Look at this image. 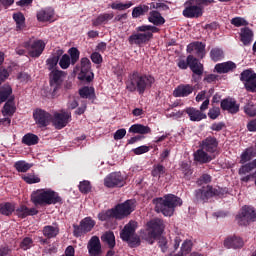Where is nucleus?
I'll use <instances>...</instances> for the list:
<instances>
[{"instance_id":"nucleus-1","label":"nucleus","mask_w":256,"mask_h":256,"mask_svg":"<svg viewBox=\"0 0 256 256\" xmlns=\"http://www.w3.org/2000/svg\"><path fill=\"white\" fill-rule=\"evenodd\" d=\"M149 23H153V25H142L136 27L134 33L128 37L129 45H137L141 47V45H147L151 39H153V33H159L161 29L157 27H161V25H165V18L161 16L159 11L153 10L149 13L148 17Z\"/></svg>"},{"instance_id":"nucleus-2","label":"nucleus","mask_w":256,"mask_h":256,"mask_svg":"<svg viewBox=\"0 0 256 256\" xmlns=\"http://www.w3.org/2000/svg\"><path fill=\"white\" fill-rule=\"evenodd\" d=\"M155 84V77L150 74H141L139 71L135 70L128 75V79L125 82L126 90L129 93H139L143 95L147 89H151Z\"/></svg>"},{"instance_id":"nucleus-3","label":"nucleus","mask_w":256,"mask_h":256,"mask_svg":"<svg viewBox=\"0 0 256 256\" xmlns=\"http://www.w3.org/2000/svg\"><path fill=\"white\" fill-rule=\"evenodd\" d=\"M155 211L163 213L165 217H173L175 209L183 205V200L175 194H166L163 197L153 199Z\"/></svg>"},{"instance_id":"nucleus-4","label":"nucleus","mask_w":256,"mask_h":256,"mask_svg":"<svg viewBox=\"0 0 256 256\" xmlns=\"http://www.w3.org/2000/svg\"><path fill=\"white\" fill-rule=\"evenodd\" d=\"M31 201L37 206L43 205H63V198L59 196V193L54 190L48 189H38L31 194Z\"/></svg>"},{"instance_id":"nucleus-5","label":"nucleus","mask_w":256,"mask_h":256,"mask_svg":"<svg viewBox=\"0 0 256 256\" xmlns=\"http://www.w3.org/2000/svg\"><path fill=\"white\" fill-rule=\"evenodd\" d=\"M229 193L228 188H213L211 185L202 186L194 191V201L196 203H209L213 197H225Z\"/></svg>"},{"instance_id":"nucleus-6","label":"nucleus","mask_w":256,"mask_h":256,"mask_svg":"<svg viewBox=\"0 0 256 256\" xmlns=\"http://www.w3.org/2000/svg\"><path fill=\"white\" fill-rule=\"evenodd\" d=\"M163 231H165V224L163 220L156 218L147 222V235L145 236V240L149 245H153L155 243V239L161 237L163 235Z\"/></svg>"},{"instance_id":"nucleus-7","label":"nucleus","mask_w":256,"mask_h":256,"mask_svg":"<svg viewBox=\"0 0 256 256\" xmlns=\"http://www.w3.org/2000/svg\"><path fill=\"white\" fill-rule=\"evenodd\" d=\"M75 71H80L78 79L82 81V83H91V81L95 79V74L93 70H91V60L87 57L80 59V64L75 66Z\"/></svg>"},{"instance_id":"nucleus-8","label":"nucleus","mask_w":256,"mask_h":256,"mask_svg":"<svg viewBox=\"0 0 256 256\" xmlns=\"http://www.w3.org/2000/svg\"><path fill=\"white\" fill-rule=\"evenodd\" d=\"M23 47L28 51V55L32 57V59H39L41 55H43V51H45V42L43 40H28L23 42Z\"/></svg>"},{"instance_id":"nucleus-9","label":"nucleus","mask_w":256,"mask_h":256,"mask_svg":"<svg viewBox=\"0 0 256 256\" xmlns=\"http://www.w3.org/2000/svg\"><path fill=\"white\" fill-rule=\"evenodd\" d=\"M112 209L114 211L115 219L121 221L122 219H125V217H129V215L135 211V200H126Z\"/></svg>"},{"instance_id":"nucleus-10","label":"nucleus","mask_w":256,"mask_h":256,"mask_svg":"<svg viewBox=\"0 0 256 256\" xmlns=\"http://www.w3.org/2000/svg\"><path fill=\"white\" fill-rule=\"evenodd\" d=\"M182 15L186 19H199L203 17V7L199 6L195 0H189L185 3Z\"/></svg>"},{"instance_id":"nucleus-11","label":"nucleus","mask_w":256,"mask_h":256,"mask_svg":"<svg viewBox=\"0 0 256 256\" xmlns=\"http://www.w3.org/2000/svg\"><path fill=\"white\" fill-rule=\"evenodd\" d=\"M67 76V73L63 70H52L49 74V83L52 89V94L57 95V92L63 87V79Z\"/></svg>"},{"instance_id":"nucleus-12","label":"nucleus","mask_w":256,"mask_h":256,"mask_svg":"<svg viewBox=\"0 0 256 256\" xmlns=\"http://www.w3.org/2000/svg\"><path fill=\"white\" fill-rule=\"evenodd\" d=\"M96 222L91 217H85L80 221V225H73V234L74 237H81L82 235H86V233H90L93 231V227H95Z\"/></svg>"},{"instance_id":"nucleus-13","label":"nucleus","mask_w":256,"mask_h":256,"mask_svg":"<svg viewBox=\"0 0 256 256\" xmlns=\"http://www.w3.org/2000/svg\"><path fill=\"white\" fill-rule=\"evenodd\" d=\"M239 225L247 226L249 221H256V210L251 206H243L240 214L236 216Z\"/></svg>"},{"instance_id":"nucleus-14","label":"nucleus","mask_w":256,"mask_h":256,"mask_svg":"<svg viewBox=\"0 0 256 256\" xmlns=\"http://www.w3.org/2000/svg\"><path fill=\"white\" fill-rule=\"evenodd\" d=\"M125 183V177L123 176V174H121V172L110 173L104 179V185L109 189H113V187H124Z\"/></svg>"},{"instance_id":"nucleus-15","label":"nucleus","mask_w":256,"mask_h":256,"mask_svg":"<svg viewBox=\"0 0 256 256\" xmlns=\"http://www.w3.org/2000/svg\"><path fill=\"white\" fill-rule=\"evenodd\" d=\"M71 121V112L62 111L61 113L56 112L52 118V123L55 129H63L67 127Z\"/></svg>"},{"instance_id":"nucleus-16","label":"nucleus","mask_w":256,"mask_h":256,"mask_svg":"<svg viewBox=\"0 0 256 256\" xmlns=\"http://www.w3.org/2000/svg\"><path fill=\"white\" fill-rule=\"evenodd\" d=\"M188 64H189V68L190 71H192L193 75V79H195V77H201L203 76V72L205 71V68L203 66L202 63L199 62V59H197V57L193 56V54L188 55Z\"/></svg>"},{"instance_id":"nucleus-17","label":"nucleus","mask_w":256,"mask_h":256,"mask_svg":"<svg viewBox=\"0 0 256 256\" xmlns=\"http://www.w3.org/2000/svg\"><path fill=\"white\" fill-rule=\"evenodd\" d=\"M34 121L39 127H47L51 123L53 116L45 110L37 109L33 113Z\"/></svg>"},{"instance_id":"nucleus-18","label":"nucleus","mask_w":256,"mask_h":256,"mask_svg":"<svg viewBox=\"0 0 256 256\" xmlns=\"http://www.w3.org/2000/svg\"><path fill=\"white\" fill-rule=\"evenodd\" d=\"M205 43L194 41L187 45L186 51L187 53H193L195 52L196 57L199 59H205V55H207V52L205 51Z\"/></svg>"},{"instance_id":"nucleus-19","label":"nucleus","mask_w":256,"mask_h":256,"mask_svg":"<svg viewBox=\"0 0 256 256\" xmlns=\"http://www.w3.org/2000/svg\"><path fill=\"white\" fill-rule=\"evenodd\" d=\"M88 253L90 256H101L103 250L101 249V240L98 236H92L87 245Z\"/></svg>"},{"instance_id":"nucleus-20","label":"nucleus","mask_w":256,"mask_h":256,"mask_svg":"<svg viewBox=\"0 0 256 256\" xmlns=\"http://www.w3.org/2000/svg\"><path fill=\"white\" fill-rule=\"evenodd\" d=\"M220 107L222 111H227L231 115H236V113H239V104H237V101L233 98H225L221 101Z\"/></svg>"},{"instance_id":"nucleus-21","label":"nucleus","mask_w":256,"mask_h":256,"mask_svg":"<svg viewBox=\"0 0 256 256\" xmlns=\"http://www.w3.org/2000/svg\"><path fill=\"white\" fill-rule=\"evenodd\" d=\"M217 147H219V141L213 136H208L201 143V149L206 151V153H215Z\"/></svg>"},{"instance_id":"nucleus-22","label":"nucleus","mask_w":256,"mask_h":256,"mask_svg":"<svg viewBox=\"0 0 256 256\" xmlns=\"http://www.w3.org/2000/svg\"><path fill=\"white\" fill-rule=\"evenodd\" d=\"M36 17L39 23H47L55 17V10L51 7L42 8L37 12Z\"/></svg>"},{"instance_id":"nucleus-23","label":"nucleus","mask_w":256,"mask_h":256,"mask_svg":"<svg viewBox=\"0 0 256 256\" xmlns=\"http://www.w3.org/2000/svg\"><path fill=\"white\" fill-rule=\"evenodd\" d=\"M14 211L15 215H17L19 219H25L27 217H33L34 215L39 214V210H37L36 208H29L26 205H20Z\"/></svg>"},{"instance_id":"nucleus-24","label":"nucleus","mask_w":256,"mask_h":256,"mask_svg":"<svg viewBox=\"0 0 256 256\" xmlns=\"http://www.w3.org/2000/svg\"><path fill=\"white\" fill-rule=\"evenodd\" d=\"M236 69L237 64H235V62L233 61L218 63L214 67V71H216V73H219L220 75L225 73H231Z\"/></svg>"},{"instance_id":"nucleus-25","label":"nucleus","mask_w":256,"mask_h":256,"mask_svg":"<svg viewBox=\"0 0 256 256\" xmlns=\"http://www.w3.org/2000/svg\"><path fill=\"white\" fill-rule=\"evenodd\" d=\"M195 91V87L191 84H180L173 91L174 97H189Z\"/></svg>"},{"instance_id":"nucleus-26","label":"nucleus","mask_w":256,"mask_h":256,"mask_svg":"<svg viewBox=\"0 0 256 256\" xmlns=\"http://www.w3.org/2000/svg\"><path fill=\"white\" fill-rule=\"evenodd\" d=\"M184 113L188 114L190 121L199 122L203 121V119H207V114L203 113L201 110L197 108L188 107L184 110Z\"/></svg>"},{"instance_id":"nucleus-27","label":"nucleus","mask_w":256,"mask_h":256,"mask_svg":"<svg viewBox=\"0 0 256 256\" xmlns=\"http://www.w3.org/2000/svg\"><path fill=\"white\" fill-rule=\"evenodd\" d=\"M63 50L58 49L54 54H52L47 60H46V66L48 71H58L59 69H55L57 67V64L59 63V59H61V55H63Z\"/></svg>"},{"instance_id":"nucleus-28","label":"nucleus","mask_w":256,"mask_h":256,"mask_svg":"<svg viewBox=\"0 0 256 256\" xmlns=\"http://www.w3.org/2000/svg\"><path fill=\"white\" fill-rule=\"evenodd\" d=\"M136 225L135 222H129L124 226L120 232V239L122 241H129L133 235H135Z\"/></svg>"},{"instance_id":"nucleus-29","label":"nucleus","mask_w":256,"mask_h":256,"mask_svg":"<svg viewBox=\"0 0 256 256\" xmlns=\"http://www.w3.org/2000/svg\"><path fill=\"white\" fill-rule=\"evenodd\" d=\"M245 243L241 237L233 236L224 240V247L227 249H241Z\"/></svg>"},{"instance_id":"nucleus-30","label":"nucleus","mask_w":256,"mask_h":256,"mask_svg":"<svg viewBox=\"0 0 256 256\" xmlns=\"http://www.w3.org/2000/svg\"><path fill=\"white\" fill-rule=\"evenodd\" d=\"M59 231V224L53 223V225L44 226L42 229V234L47 239H55V237L59 235Z\"/></svg>"},{"instance_id":"nucleus-31","label":"nucleus","mask_w":256,"mask_h":256,"mask_svg":"<svg viewBox=\"0 0 256 256\" xmlns=\"http://www.w3.org/2000/svg\"><path fill=\"white\" fill-rule=\"evenodd\" d=\"M194 161L200 163L201 165H204L205 163H211V161H213V158L211 155H208L207 151L201 148L194 152Z\"/></svg>"},{"instance_id":"nucleus-32","label":"nucleus","mask_w":256,"mask_h":256,"mask_svg":"<svg viewBox=\"0 0 256 256\" xmlns=\"http://www.w3.org/2000/svg\"><path fill=\"white\" fill-rule=\"evenodd\" d=\"M115 15L113 13H102L97 16L96 19L92 20L93 27H99L101 25H107Z\"/></svg>"},{"instance_id":"nucleus-33","label":"nucleus","mask_w":256,"mask_h":256,"mask_svg":"<svg viewBox=\"0 0 256 256\" xmlns=\"http://www.w3.org/2000/svg\"><path fill=\"white\" fill-rule=\"evenodd\" d=\"M14 97L9 98V100L4 104L2 109V115L3 117H12L15 115V111H17V108L15 107Z\"/></svg>"},{"instance_id":"nucleus-34","label":"nucleus","mask_w":256,"mask_h":256,"mask_svg":"<svg viewBox=\"0 0 256 256\" xmlns=\"http://www.w3.org/2000/svg\"><path fill=\"white\" fill-rule=\"evenodd\" d=\"M101 241L104 245H108L110 249H115V245H117V242H115V233H113V231L104 232L101 236Z\"/></svg>"},{"instance_id":"nucleus-35","label":"nucleus","mask_w":256,"mask_h":256,"mask_svg":"<svg viewBox=\"0 0 256 256\" xmlns=\"http://www.w3.org/2000/svg\"><path fill=\"white\" fill-rule=\"evenodd\" d=\"M128 131L129 133H136L138 135H149L151 133V127L143 124H133Z\"/></svg>"},{"instance_id":"nucleus-36","label":"nucleus","mask_w":256,"mask_h":256,"mask_svg":"<svg viewBox=\"0 0 256 256\" xmlns=\"http://www.w3.org/2000/svg\"><path fill=\"white\" fill-rule=\"evenodd\" d=\"M240 41L243 42V45H251L253 41V31L249 27L241 29Z\"/></svg>"},{"instance_id":"nucleus-37","label":"nucleus","mask_w":256,"mask_h":256,"mask_svg":"<svg viewBox=\"0 0 256 256\" xmlns=\"http://www.w3.org/2000/svg\"><path fill=\"white\" fill-rule=\"evenodd\" d=\"M13 95V88L9 84H4L0 86V105L5 103Z\"/></svg>"},{"instance_id":"nucleus-38","label":"nucleus","mask_w":256,"mask_h":256,"mask_svg":"<svg viewBox=\"0 0 256 256\" xmlns=\"http://www.w3.org/2000/svg\"><path fill=\"white\" fill-rule=\"evenodd\" d=\"M13 20L16 23V31H23L25 25V15L23 12H16L12 15Z\"/></svg>"},{"instance_id":"nucleus-39","label":"nucleus","mask_w":256,"mask_h":256,"mask_svg":"<svg viewBox=\"0 0 256 256\" xmlns=\"http://www.w3.org/2000/svg\"><path fill=\"white\" fill-rule=\"evenodd\" d=\"M15 211V204L11 202H5L0 204V214L5 217H10Z\"/></svg>"},{"instance_id":"nucleus-40","label":"nucleus","mask_w":256,"mask_h":256,"mask_svg":"<svg viewBox=\"0 0 256 256\" xmlns=\"http://www.w3.org/2000/svg\"><path fill=\"white\" fill-rule=\"evenodd\" d=\"M22 143L23 145H27L28 147L37 145V143H39V136L33 133H27L23 136Z\"/></svg>"},{"instance_id":"nucleus-41","label":"nucleus","mask_w":256,"mask_h":256,"mask_svg":"<svg viewBox=\"0 0 256 256\" xmlns=\"http://www.w3.org/2000/svg\"><path fill=\"white\" fill-rule=\"evenodd\" d=\"M79 95L82 99H93L95 97V88L84 86L79 89Z\"/></svg>"},{"instance_id":"nucleus-42","label":"nucleus","mask_w":256,"mask_h":256,"mask_svg":"<svg viewBox=\"0 0 256 256\" xmlns=\"http://www.w3.org/2000/svg\"><path fill=\"white\" fill-rule=\"evenodd\" d=\"M145 13H149V6L147 5H139L133 8L132 10V17L133 19H137L141 17L142 15H145Z\"/></svg>"},{"instance_id":"nucleus-43","label":"nucleus","mask_w":256,"mask_h":256,"mask_svg":"<svg viewBox=\"0 0 256 256\" xmlns=\"http://www.w3.org/2000/svg\"><path fill=\"white\" fill-rule=\"evenodd\" d=\"M210 58L214 61V63H217V61L225 59V53L221 48H213L210 51Z\"/></svg>"},{"instance_id":"nucleus-44","label":"nucleus","mask_w":256,"mask_h":256,"mask_svg":"<svg viewBox=\"0 0 256 256\" xmlns=\"http://www.w3.org/2000/svg\"><path fill=\"white\" fill-rule=\"evenodd\" d=\"M254 77H256V73L251 69H247L240 74V81L245 86V83H249Z\"/></svg>"},{"instance_id":"nucleus-45","label":"nucleus","mask_w":256,"mask_h":256,"mask_svg":"<svg viewBox=\"0 0 256 256\" xmlns=\"http://www.w3.org/2000/svg\"><path fill=\"white\" fill-rule=\"evenodd\" d=\"M180 171L184 175V179L189 181L191 179V175H193V169H191V164L187 162H182L180 166Z\"/></svg>"},{"instance_id":"nucleus-46","label":"nucleus","mask_w":256,"mask_h":256,"mask_svg":"<svg viewBox=\"0 0 256 256\" xmlns=\"http://www.w3.org/2000/svg\"><path fill=\"white\" fill-rule=\"evenodd\" d=\"M68 55L70 57L71 65H77L79 57H81V52L76 47H72L68 50Z\"/></svg>"},{"instance_id":"nucleus-47","label":"nucleus","mask_w":256,"mask_h":256,"mask_svg":"<svg viewBox=\"0 0 256 256\" xmlns=\"http://www.w3.org/2000/svg\"><path fill=\"white\" fill-rule=\"evenodd\" d=\"M98 219L99 221H111V219H115V211L113 208L102 211L98 214Z\"/></svg>"},{"instance_id":"nucleus-48","label":"nucleus","mask_w":256,"mask_h":256,"mask_svg":"<svg viewBox=\"0 0 256 256\" xmlns=\"http://www.w3.org/2000/svg\"><path fill=\"white\" fill-rule=\"evenodd\" d=\"M14 168L16 169V171H18V173H27V171H29V169H31V164L20 160L15 162L14 164Z\"/></svg>"},{"instance_id":"nucleus-49","label":"nucleus","mask_w":256,"mask_h":256,"mask_svg":"<svg viewBox=\"0 0 256 256\" xmlns=\"http://www.w3.org/2000/svg\"><path fill=\"white\" fill-rule=\"evenodd\" d=\"M111 9H114L115 11H125L126 9H129L130 7H133V3H121V2H113L110 4Z\"/></svg>"},{"instance_id":"nucleus-50","label":"nucleus","mask_w":256,"mask_h":256,"mask_svg":"<svg viewBox=\"0 0 256 256\" xmlns=\"http://www.w3.org/2000/svg\"><path fill=\"white\" fill-rule=\"evenodd\" d=\"M151 175L152 177H157L158 179H161V176L165 175V166L161 164L154 165L151 171Z\"/></svg>"},{"instance_id":"nucleus-51","label":"nucleus","mask_w":256,"mask_h":256,"mask_svg":"<svg viewBox=\"0 0 256 256\" xmlns=\"http://www.w3.org/2000/svg\"><path fill=\"white\" fill-rule=\"evenodd\" d=\"M58 63L61 69H69V67H71V58L69 57V54H62Z\"/></svg>"},{"instance_id":"nucleus-52","label":"nucleus","mask_w":256,"mask_h":256,"mask_svg":"<svg viewBox=\"0 0 256 256\" xmlns=\"http://www.w3.org/2000/svg\"><path fill=\"white\" fill-rule=\"evenodd\" d=\"M193 249V241L186 239L181 246L180 249V253L185 254V255H189V253L191 252V250Z\"/></svg>"},{"instance_id":"nucleus-53","label":"nucleus","mask_w":256,"mask_h":256,"mask_svg":"<svg viewBox=\"0 0 256 256\" xmlns=\"http://www.w3.org/2000/svg\"><path fill=\"white\" fill-rule=\"evenodd\" d=\"M231 25H234V27H247L249 25V22L245 20V18L242 17H235L230 20Z\"/></svg>"},{"instance_id":"nucleus-54","label":"nucleus","mask_w":256,"mask_h":256,"mask_svg":"<svg viewBox=\"0 0 256 256\" xmlns=\"http://www.w3.org/2000/svg\"><path fill=\"white\" fill-rule=\"evenodd\" d=\"M213 181V178L209 174H202L196 181V185L198 187H201V185H208V183H211Z\"/></svg>"},{"instance_id":"nucleus-55","label":"nucleus","mask_w":256,"mask_h":256,"mask_svg":"<svg viewBox=\"0 0 256 256\" xmlns=\"http://www.w3.org/2000/svg\"><path fill=\"white\" fill-rule=\"evenodd\" d=\"M79 191L83 193L84 195H87V193L91 192V182L88 180H84L80 182L79 184Z\"/></svg>"},{"instance_id":"nucleus-56","label":"nucleus","mask_w":256,"mask_h":256,"mask_svg":"<svg viewBox=\"0 0 256 256\" xmlns=\"http://www.w3.org/2000/svg\"><path fill=\"white\" fill-rule=\"evenodd\" d=\"M33 247V239L31 237H25L20 243V249L27 251Z\"/></svg>"},{"instance_id":"nucleus-57","label":"nucleus","mask_w":256,"mask_h":256,"mask_svg":"<svg viewBox=\"0 0 256 256\" xmlns=\"http://www.w3.org/2000/svg\"><path fill=\"white\" fill-rule=\"evenodd\" d=\"M126 243H128L129 247L132 249L135 247H139L141 245V239L137 235H133L130 237L129 240H126Z\"/></svg>"},{"instance_id":"nucleus-58","label":"nucleus","mask_w":256,"mask_h":256,"mask_svg":"<svg viewBox=\"0 0 256 256\" xmlns=\"http://www.w3.org/2000/svg\"><path fill=\"white\" fill-rule=\"evenodd\" d=\"M253 171V167L251 166L250 162L242 164L238 170L239 175H247V173H251Z\"/></svg>"},{"instance_id":"nucleus-59","label":"nucleus","mask_w":256,"mask_h":256,"mask_svg":"<svg viewBox=\"0 0 256 256\" xmlns=\"http://www.w3.org/2000/svg\"><path fill=\"white\" fill-rule=\"evenodd\" d=\"M151 9H158L159 11H169V6L163 2H152Z\"/></svg>"},{"instance_id":"nucleus-60","label":"nucleus","mask_w":256,"mask_h":256,"mask_svg":"<svg viewBox=\"0 0 256 256\" xmlns=\"http://www.w3.org/2000/svg\"><path fill=\"white\" fill-rule=\"evenodd\" d=\"M158 247H160L162 253H167V249H169L167 238L159 236Z\"/></svg>"},{"instance_id":"nucleus-61","label":"nucleus","mask_w":256,"mask_h":256,"mask_svg":"<svg viewBox=\"0 0 256 256\" xmlns=\"http://www.w3.org/2000/svg\"><path fill=\"white\" fill-rule=\"evenodd\" d=\"M244 113L248 115V117H255L256 116V108L253 104H246L244 106Z\"/></svg>"},{"instance_id":"nucleus-62","label":"nucleus","mask_w":256,"mask_h":256,"mask_svg":"<svg viewBox=\"0 0 256 256\" xmlns=\"http://www.w3.org/2000/svg\"><path fill=\"white\" fill-rule=\"evenodd\" d=\"M244 87L246 91H249L250 93H256V76H254L253 79L248 83H245Z\"/></svg>"},{"instance_id":"nucleus-63","label":"nucleus","mask_w":256,"mask_h":256,"mask_svg":"<svg viewBox=\"0 0 256 256\" xmlns=\"http://www.w3.org/2000/svg\"><path fill=\"white\" fill-rule=\"evenodd\" d=\"M90 59L92 63H95V65H101V63H103V56H101L99 52H93Z\"/></svg>"},{"instance_id":"nucleus-64","label":"nucleus","mask_w":256,"mask_h":256,"mask_svg":"<svg viewBox=\"0 0 256 256\" xmlns=\"http://www.w3.org/2000/svg\"><path fill=\"white\" fill-rule=\"evenodd\" d=\"M221 115V109L219 107L211 108L208 112V117L215 120Z\"/></svg>"}]
</instances>
